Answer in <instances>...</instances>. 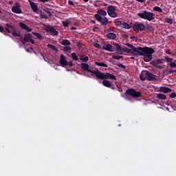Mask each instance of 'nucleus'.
<instances>
[{
  "instance_id": "nucleus-1",
  "label": "nucleus",
  "mask_w": 176,
  "mask_h": 176,
  "mask_svg": "<svg viewBox=\"0 0 176 176\" xmlns=\"http://www.w3.org/2000/svg\"><path fill=\"white\" fill-rule=\"evenodd\" d=\"M81 69L82 71H87V72H89L90 74H93L98 78V79H101L102 80L107 79H111V80H116V76H115L113 74H111V73H106L104 74L101 72L98 69H96L95 70L90 69V65L87 63H81Z\"/></svg>"
},
{
  "instance_id": "nucleus-2",
  "label": "nucleus",
  "mask_w": 176,
  "mask_h": 176,
  "mask_svg": "<svg viewBox=\"0 0 176 176\" xmlns=\"http://www.w3.org/2000/svg\"><path fill=\"white\" fill-rule=\"evenodd\" d=\"M5 30L6 32H8V34H11L12 36H16L19 38V41L20 42H21V43H25V41H24V37L21 36V32L20 31V30L17 29V27L12 25V23H6Z\"/></svg>"
},
{
  "instance_id": "nucleus-3",
  "label": "nucleus",
  "mask_w": 176,
  "mask_h": 176,
  "mask_svg": "<svg viewBox=\"0 0 176 176\" xmlns=\"http://www.w3.org/2000/svg\"><path fill=\"white\" fill-rule=\"evenodd\" d=\"M153 53H155V50L153 48L149 47H142V48H139L138 56H144V61L145 63H149V61H151L153 58L152 55Z\"/></svg>"
},
{
  "instance_id": "nucleus-4",
  "label": "nucleus",
  "mask_w": 176,
  "mask_h": 176,
  "mask_svg": "<svg viewBox=\"0 0 176 176\" xmlns=\"http://www.w3.org/2000/svg\"><path fill=\"white\" fill-rule=\"evenodd\" d=\"M125 96H126L127 100H131L129 97H132L133 98H141V97H142V92L137 91L133 88H129L126 90Z\"/></svg>"
},
{
  "instance_id": "nucleus-5",
  "label": "nucleus",
  "mask_w": 176,
  "mask_h": 176,
  "mask_svg": "<svg viewBox=\"0 0 176 176\" xmlns=\"http://www.w3.org/2000/svg\"><path fill=\"white\" fill-rule=\"evenodd\" d=\"M138 16L140 17V19L148 20V21H152V20H155V13L148 10H143L142 12H139Z\"/></svg>"
},
{
  "instance_id": "nucleus-6",
  "label": "nucleus",
  "mask_w": 176,
  "mask_h": 176,
  "mask_svg": "<svg viewBox=\"0 0 176 176\" xmlns=\"http://www.w3.org/2000/svg\"><path fill=\"white\" fill-rule=\"evenodd\" d=\"M94 17L98 23H100L102 25H108V18L105 16H102L100 14H94Z\"/></svg>"
},
{
  "instance_id": "nucleus-7",
  "label": "nucleus",
  "mask_w": 176,
  "mask_h": 176,
  "mask_svg": "<svg viewBox=\"0 0 176 176\" xmlns=\"http://www.w3.org/2000/svg\"><path fill=\"white\" fill-rule=\"evenodd\" d=\"M145 25L140 22H136L133 25V30L135 32H139L140 31H145Z\"/></svg>"
},
{
  "instance_id": "nucleus-8",
  "label": "nucleus",
  "mask_w": 176,
  "mask_h": 176,
  "mask_svg": "<svg viewBox=\"0 0 176 176\" xmlns=\"http://www.w3.org/2000/svg\"><path fill=\"white\" fill-rule=\"evenodd\" d=\"M107 14L110 17H112L113 19H115V17H117L118 14L116 13V8L113 6H109L107 8Z\"/></svg>"
},
{
  "instance_id": "nucleus-9",
  "label": "nucleus",
  "mask_w": 176,
  "mask_h": 176,
  "mask_svg": "<svg viewBox=\"0 0 176 176\" xmlns=\"http://www.w3.org/2000/svg\"><path fill=\"white\" fill-rule=\"evenodd\" d=\"M21 4L19 2H15L14 6L12 7V12L13 13H16V14H20L23 13V11L21 10Z\"/></svg>"
},
{
  "instance_id": "nucleus-10",
  "label": "nucleus",
  "mask_w": 176,
  "mask_h": 176,
  "mask_svg": "<svg viewBox=\"0 0 176 176\" xmlns=\"http://www.w3.org/2000/svg\"><path fill=\"white\" fill-rule=\"evenodd\" d=\"M151 65L153 67H155V68H159V69H162L163 67L160 65V64H164V59H156L153 60L150 63Z\"/></svg>"
},
{
  "instance_id": "nucleus-11",
  "label": "nucleus",
  "mask_w": 176,
  "mask_h": 176,
  "mask_svg": "<svg viewBox=\"0 0 176 176\" xmlns=\"http://www.w3.org/2000/svg\"><path fill=\"white\" fill-rule=\"evenodd\" d=\"M44 30L45 32L51 34L52 35H58V32L56 29L51 26L50 25H45L44 26Z\"/></svg>"
},
{
  "instance_id": "nucleus-12",
  "label": "nucleus",
  "mask_w": 176,
  "mask_h": 176,
  "mask_svg": "<svg viewBox=\"0 0 176 176\" xmlns=\"http://www.w3.org/2000/svg\"><path fill=\"white\" fill-rule=\"evenodd\" d=\"M24 41L27 43H32V45L35 44V41L32 39V35H31V34L30 33L24 34Z\"/></svg>"
},
{
  "instance_id": "nucleus-13",
  "label": "nucleus",
  "mask_w": 176,
  "mask_h": 176,
  "mask_svg": "<svg viewBox=\"0 0 176 176\" xmlns=\"http://www.w3.org/2000/svg\"><path fill=\"white\" fill-rule=\"evenodd\" d=\"M144 76H146V79H148V80H156V76L151 73L149 71H145Z\"/></svg>"
},
{
  "instance_id": "nucleus-14",
  "label": "nucleus",
  "mask_w": 176,
  "mask_h": 176,
  "mask_svg": "<svg viewBox=\"0 0 176 176\" xmlns=\"http://www.w3.org/2000/svg\"><path fill=\"white\" fill-rule=\"evenodd\" d=\"M103 86L105 87H109V89H111L112 90H115V85L111 83L109 80H103L102 82Z\"/></svg>"
},
{
  "instance_id": "nucleus-15",
  "label": "nucleus",
  "mask_w": 176,
  "mask_h": 176,
  "mask_svg": "<svg viewBox=\"0 0 176 176\" xmlns=\"http://www.w3.org/2000/svg\"><path fill=\"white\" fill-rule=\"evenodd\" d=\"M122 51H124L125 53H131V54H133V56H138V53L140 51H136L134 52L133 50L131 48H129L127 47H125L122 49Z\"/></svg>"
},
{
  "instance_id": "nucleus-16",
  "label": "nucleus",
  "mask_w": 176,
  "mask_h": 176,
  "mask_svg": "<svg viewBox=\"0 0 176 176\" xmlns=\"http://www.w3.org/2000/svg\"><path fill=\"white\" fill-rule=\"evenodd\" d=\"M19 27H21V28L24 31H27V32H31L32 31V29L30 28L27 24L23 22L19 23Z\"/></svg>"
},
{
  "instance_id": "nucleus-17",
  "label": "nucleus",
  "mask_w": 176,
  "mask_h": 176,
  "mask_svg": "<svg viewBox=\"0 0 176 176\" xmlns=\"http://www.w3.org/2000/svg\"><path fill=\"white\" fill-rule=\"evenodd\" d=\"M59 63L62 67H67V65H68V60H65L64 54L60 55Z\"/></svg>"
},
{
  "instance_id": "nucleus-18",
  "label": "nucleus",
  "mask_w": 176,
  "mask_h": 176,
  "mask_svg": "<svg viewBox=\"0 0 176 176\" xmlns=\"http://www.w3.org/2000/svg\"><path fill=\"white\" fill-rule=\"evenodd\" d=\"M158 91L160 93H164L166 94L167 93H171L172 89L168 88V87H160L159 88Z\"/></svg>"
},
{
  "instance_id": "nucleus-19",
  "label": "nucleus",
  "mask_w": 176,
  "mask_h": 176,
  "mask_svg": "<svg viewBox=\"0 0 176 176\" xmlns=\"http://www.w3.org/2000/svg\"><path fill=\"white\" fill-rule=\"evenodd\" d=\"M103 50H107V52H115V47L111 44H107L106 46L102 47Z\"/></svg>"
},
{
  "instance_id": "nucleus-20",
  "label": "nucleus",
  "mask_w": 176,
  "mask_h": 176,
  "mask_svg": "<svg viewBox=\"0 0 176 176\" xmlns=\"http://www.w3.org/2000/svg\"><path fill=\"white\" fill-rule=\"evenodd\" d=\"M114 46H116V49H115V52H117L118 54H122L123 53V49L122 48V46L119 45L118 43H114Z\"/></svg>"
},
{
  "instance_id": "nucleus-21",
  "label": "nucleus",
  "mask_w": 176,
  "mask_h": 176,
  "mask_svg": "<svg viewBox=\"0 0 176 176\" xmlns=\"http://www.w3.org/2000/svg\"><path fill=\"white\" fill-rule=\"evenodd\" d=\"M125 45L128 47H131V49L133 50V52H135L136 51L140 52V48H142V47H134V45H133L129 43H126Z\"/></svg>"
},
{
  "instance_id": "nucleus-22",
  "label": "nucleus",
  "mask_w": 176,
  "mask_h": 176,
  "mask_svg": "<svg viewBox=\"0 0 176 176\" xmlns=\"http://www.w3.org/2000/svg\"><path fill=\"white\" fill-rule=\"evenodd\" d=\"M30 5L32 8V10H33V12H38V6H36V3H35L33 1H30Z\"/></svg>"
},
{
  "instance_id": "nucleus-23",
  "label": "nucleus",
  "mask_w": 176,
  "mask_h": 176,
  "mask_svg": "<svg viewBox=\"0 0 176 176\" xmlns=\"http://www.w3.org/2000/svg\"><path fill=\"white\" fill-rule=\"evenodd\" d=\"M156 98H158V100H166L167 97L165 94H156Z\"/></svg>"
},
{
  "instance_id": "nucleus-24",
  "label": "nucleus",
  "mask_w": 176,
  "mask_h": 176,
  "mask_svg": "<svg viewBox=\"0 0 176 176\" xmlns=\"http://www.w3.org/2000/svg\"><path fill=\"white\" fill-rule=\"evenodd\" d=\"M97 13L98 14H99V16H103V17H105V16H107L106 11L102 9L98 10Z\"/></svg>"
},
{
  "instance_id": "nucleus-25",
  "label": "nucleus",
  "mask_w": 176,
  "mask_h": 176,
  "mask_svg": "<svg viewBox=\"0 0 176 176\" xmlns=\"http://www.w3.org/2000/svg\"><path fill=\"white\" fill-rule=\"evenodd\" d=\"M80 61H82V63H84V64H86V63H87V61H89V56H85V55H80Z\"/></svg>"
},
{
  "instance_id": "nucleus-26",
  "label": "nucleus",
  "mask_w": 176,
  "mask_h": 176,
  "mask_svg": "<svg viewBox=\"0 0 176 176\" xmlns=\"http://www.w3.org/2000/svg\"><path fill=\"white\" fill-rule=\"evenodd\" d=\"M107 38H108V39H111L112 41L116 39V34H115L114 33H109L107 34Z\"/></svg>"
},
{
  "instance_id": "nucleus-27",
  "label": "nucleus",
  "mask_w": 176,
  "mask_h": 176,
  "mask_svg": "<svg viewBox=\"0 0 176 176\" xmlns=\"http://www.w3.org/2000/svg\"><path fill=\"white\" fill-rule=\"evenodd\" d=\"M122 28H124L125 30H130V28H131V25H130L126 22H123Z\"/></svg>"
},
{
  "instance_id": "nucleus-28",
  "label": "nucleus",
  "mask_w": 176,
  "mask_h": 176,
  "mask_svg": "<svg viewBox=\"0 0 176 176\" xmlns=\"http://www.w3.org/2000/svg\"><path fill=\"white\" fill-rule=\"evenodd\" d=\"M32 34L34 35V36H36L37 39H39L40 41H42V39H43V36L39 33L33 32Z\"/></svg>"
},
{
  "instance_id": "nucleus-29",
  "label": "nucleus",
  "mask_w": 176,
  "mask_h": 176,
  "mask_svg": "<svg viewBox=\"0 0 176 176\" xmlns=\"http://www.w3.org/2000/svg\"><path fill=\"white\" fill-rule=\"evenodd\" d=\"M146 28L149 32H155V28L151 25H146Z\"/></svg>"
},
{
  "instance_id": "nucleus-30",
  "label": "nucleus",
  "mask_w": 176,
  "mask_h": 176,
  "mask_svg": "<svg viewBox=\"0 0 176 176\" xmlns=\"http://www.w3.org/2000/svg\"><path fill=\"white\" fill-rule=\"evenodd\" d=\"M95 65H98V67H104L105 68H108V65L101 62H96Z\"/></svg>"
},
{
  "instance_id": "nucleus-31",
  "label": "nucleus",
  "mask_w": 176,
  "mask_h": 176,
  "mask_svg": "<svg viewBox=\"0 0 176 176\" xmlns=\"http://www.w3.org/2000/svg\"><path fill=\"white\" fill-rule=\"evenodd\" d=\"M61 45H63V46H69L71 42H69V40L65 39L62 41Z\"/></svg>"
},
{
  "instance_id": "nucleus-32",
  "label": "nucleus",
  "mask_w": 176,
  "mask_h": 176,
  "mask_svg": "<svg viewBox=\"0 0 176 176\" xmlns=\"http://www.w3.org/2000/svg\"><path fill=\"white\" fill-rule=\"evenodd\" d=\"M71 56H72V58L74 61H79V58H78V56L76 55V54L75 52L72 53Z\"/></svg>"
},
{
  "instance_id": "nucleus-33",
  "label": "nucleus",
  "mask_w": 176,
  "mask_h": 176,
  "mask_svg": "<svg viewBox=\"0 0 176 176\" xmlns=\"http://www.w3.org/2000/svg\"><path fill=\"white\" fill-rule=\"evenodd\" d=\"M154 12H159V13H163V10L159 6H155L153 8Z\"/></svg>"
},
{
  "instance_id": "nucleus-34",
  "label": "nucleus",
  "mask_w": 176,
  "mask_h": 176,
  "mask_svg": "<svg viewBox=\"0 0 176 176\" xmlns=\"http://www.w3.org/2000/svg\"><path fill=\"white\" fill-rule=\"evenodd\" d=\"M112 58H113L114 60H120V59L123 58V56H122L120 55H113Z\"/></svg>"
},
{
  "instance_id": "nucleus-35",
  "label": "nucleus",
  "mask_w": 176,
  "mask_h": 176,
  "mask_svg": "<svg viewBox=\"0 0 176 176\" xmlns=\"http://www.w3.org/2000/svg\"><path fill=\"white\" fill-rule=\"evenodd\" d=\"M140 80H142V82H144L146 79V77L145 76V73H143L142 74H140Z\"/></svg>"
},
{
  "instance_id": "nucleus-36",
  "label": "nucleus",
  "mask_w": 176,
  "mask_h": 176,
  "mask_svg": "<svg viewBox=\"0 0 176 176\" xmlns=\"http://www.w3.org/2000/svg\"><path fill=\"white\" fill-rule=\"evenodd\" d=\"M116 30V28H113V27H110L109 30H105L104 32H115V30Z\"/></svg>"
},
{
  "instance_id": "nucleus-37",
  "label": "nucleus",
  "mask_w": 176,
  "mask_h": 176,
  "mask_svg": "<svg viewBox=\"0 0 176 176\" xmlns=\"http://www.w3.org/2000/svg\"><path fill=\"white\" fill-rule=\"evenodd\" d=\"M165 23H168V24H173V20L171 19V18L166 17L165 19Z\"/></svg>"
},
{
  "instance_id": "nucleus-38",
  "label": "nucleus",
  "mask_w": 176,
  "mask_h": 176,
  "mask_svg": "<svg viewBox=\"0 0 176 176\" xmlns=\"http://www.w3.org/2000/svg\"><path fill=\"white\" fill-rule=\"evenodd\" d=\"M116 65L118 67H120V68H122V69H126V65H124L120 63H117Z\"/></svg>"
},
{
  "instance_id": "nucleus-39",
  "label": "nucleus",
  "mask_w": 176,
  "mask_h": 176,
  "mask_svg": "<svg viewBox=\"0 0 176 176\" xmlns=\"http://www.w3.org/2000/svg\"><path fill=\"white\" fill-rule=\"evenodd\" d=\"M48 47H50V49H52V50H54L56 52V50H57V47H56V46L52 45V44H48Z\"/></svg>"
},
{
  "instance_id": "nucleus-40",
  "label": "nucleus",
  "mask_w": 176,
  "mask_h": 176,
  "mask_svg": "<svg viewBox=\"0 0 176 176\" xmlns=\"http://www.w3.org/2000/svg\"><path fill=\"white\" fill-rule=\"evenodd\" d=\"M165 60L167 63H170V64H171V63H173V58H169L168 56H166Z\"/></svg>"
},
{
  "instance_id": "nucleus-41",
  "label": "nucleus",
  "mask_w": 176,
  "mask_h": 176,
  "mask_svg": "<svg viewBox=\"0 0 176 176\" xmlns=\"http://www.w3.org/2000/svg\"><path fill=\"white\" fill-rule=\"evenodd\" d=\"M116 25H117L118 27H120L121 25H123V23H122V21H116Z\"/></svg>"
},
{
  "instance_id": "nucleus-42",
  "label": "nucleus",
  "mask_w": 176,
  "mask_h": 176,
  "mask_svg": "<svg viewBox=\"0 0 176 176\" xmlns=\"http://www.w3.org/2000/svg\"><path fill=\"white\" fill-rule=\"evenodd\" d=\"M94 47H96V49H100V47H101V45H100V43H94Z\"/></svg>"
},
{
  "instance_id": "nucleus-43",
  "label": "nucleus",
  "mask_w": 176,
  "mask_h": 176,
  "mask_svg": "<svg viewBox=\"0 0 176 176\" xmlns=\"http://www.w3.org/2000/svg\"><path fill=\"white\" fill-rule=\"evenodd\" d=\"M93 31H94V32H98V31H100V28L95 27L93 28Z\"/></svg>"
},
{
  "instance_id": "nucleus-44",
  "label": "nucleus",
  "mask_w": 176,
  "mask_h": 176,
  "mask_svg": "<svg viewBox=\"0 0 176 176\" xmlns=\"http://www.w3.org/2000/svg\"><path fill=\"white\" fill-rule=\"evenodd\" d=\"M169 97H170V98H175V97H176V94H175V93H172V94H170L169 95Z\"/></svg>"
},
{
  "instance_id": "nucleus-45",
  "label": "nucleus",
  "mask_w": 176,
  "mask_h": 176,
  "mask_svg": "<svg viewBox=\"0 0 176 176\" xmlns=\"http://www.w3.org/2000/svg\"><path fill=\"white\" fill-rule=\"evenodd\" d=\"M68 3L69 5H70V6H75V3H74V1L69 0L68 1Z\"/></svg>"
},
{
  "instance_id": "nucleus-46",
  "label": "nucleus",
  "mask_w": 176,
  "mask_h": 176,
  "mask_svg": "<svg viewBox=\"0 0 176 176\" xmlns=\"http://www.w3.org/2000/svg\"><path fill=\"white\" fill-rule=\"evenodd\" d=\"M67 65H69V67H74V62H72V60L67 62Z\"/></svg>"
},
{
  "instance_id": "nucleus-47",
  "label": "nucleus",
  "mask_w": 176,
  "mask_h": 176,
  "mask_svg": "<svg viewBox=\"0 0 176 176\" xmlns=\"http://www.w3.org/2000/svg\"><path fill=\"white\" fill-rule=\"evenodd\" d=\"M41 19H48L46 14H41Z\"/></svg>"
},
{
  "instance_id": "nucleus-48",
  "label": "nucleus",
  "mask_w": 176,
  "mask_h": 176,
  "mask_svg": "<svg viewBox=\"0 0 176 176\" xmlns=\"http://www.w3.org/2000/svg\"><path fill=\"white\" fill-rule=\"evenodd\" d=\"M3 31H5V28H3V26H0V32L3 34Z\"/></svg>"
},
{
  "instance_id": "nucleus-49",
  "label": "nucleus",
  "mask_w": 176,
  "mask_h": 176,
  "mask_svg": "<svg viewBox=\"0 0 176 176\" xmlns=\"http://www.w3.org/2000/svg\"><path fill=\"white\" fill-rule=\"evenodd\" d=\"M64 50H65V52H69V50H71V47H65Z\"/></svg>"
},
{
  "instance_id": "nucleus-50",
  "label": "nucleus",
  "mask_w": 176,
  "mask_h": 176,
  "mask_svg": "<svg viewBox=\"0 0 176 176\" xmlns=\"http://www.w3.org/2000/svg\"><path fill=\"white\" fill-rule=\"evenodd\" d=\"M63 27H68V22L67 21H63Z\"/></svg>"
},
{
  "instance_id": "nucleus-51",
  "label": "nucleus",
  "mask_w": 176,
  "mask_h": 176,
  "mask_svg": "<svg viewBox=\"0 0 176 176\" xmlns=\"http://www.w3.org/2000/svg\"><path fill=\"white\" fill-rule=\"evenodd\" d=\"M165 52L166 53V54H171V52H170V49H166Z\"/></svg>"
},
{
  "instance_id": "nucleus-52",
  "label": "nucleus",
  "mask_w": 176,
  "mask_h": 176,
  "mask_svg": "<svg viewBox=\"0 0 176 176\" xmlns=\"http://www.w3.org/2000/svg\"><path fill=\"white\" fill-rule=\"evenodd\" d=\"M174 72H175V69H169V70L168 71V74H174Z\"/></svg>"
},
{
  "instance_id": "nucleus-53",
  "label": "nucleus",
  "mask_w": 176,
  "mask_h": 176,
  "mask_svg": "<svg viewBox=\"0 0 176 176\" xmlns=\"http://www.w3.org/2000/svg\"><path fill=\"white\" fill-rule=\"evenodd\" d=\"M123 37H124L125 39H127V38H129V35H127V34H123Z\"/></svg>"
},
{
  "instance_id": "nucleus-54",
  "label": "nucleus",
  "mask_w": 176,
  "mask_h": 176,
  "mask_svg": "<svg viewBox=\"0 0 176 176\" xmlns=\"http://www.w3.org/2000/svg\"><path fill=\"white\" fill-rule=\"evenodd\" d=\"M135 38V36H131V39L132 41H134Z\"/></svg>"
},
{
  "instance_id": "nucleus-55",
  "label": "nucleus",
  "mask_w": 176,
  "mask_h": 176,
  "mask_svg": "<svg viewBox=\"0 0 176 176\" xmlns=\"http://www.w3.org/2000/svg\"><path fill=\"white\" fill-rule=\"evenodd\" d=\"M41 2H43V3H45V2H47L49 0H40Z\"/></svg>"
},
{
  "instance_id": "nucleus-56",
  "label": "nucleus",
  "mask_w": 176,
  "mask_h": 176,
  "mask_svg": "<svg viewBox=\"0 0 176 176\" xmlns=\"http://www.w3.org/2000/svg\"><path fill=\"white\" fill-rule=\"evenodd\" d=\"M138 2H141V3H142V2H144V0H138Z\"/></svg>"
},
{
  "instance_id": "nucleus-57",
  "label": "nucleus",
  "mask_w": 176,
  "mask_h": 176,
  "mask_svg": "<svg viewBox=\"0 0 176 176\" xmlns=\"http://www.w3.org/2000/svg\"><path fill=\"white\" fill-rule=\"evenodd\" d=\"M91 23H93L94 24H96V21L91 20Z\"/></svg>"
},
{
  "instance_id": "nucleus-58",
  "label": "nucleus",
  "mask_w": 176,
  "mask_h": 176,
  "mask_svg": "<svg viewBox=\"0 0 176 176\" xmlns=\"http://www.w3.org/2000/svg\"><path fill=\"white\" fill-rule=\"evenodd\" d=\"M148 1H153V2H156V1H157V0H148Z\"/></svg>"
},
{
  "instance_id": "nucleus-59",
  "label": "nucleus",
  "mask_w": 176,
  "mask_h": 176,
  "mask_svg": "<svg viewBox=\"0 0 176 176\" xmlns=\"http://www.w3.org/2000/svg\"><path fill=\"white\" fill-rule=\"evenodd\" d=\"M108 6V4H107V3L103 4V6Z\"/></svg>"
},
{
  "instance_id": "nucleus-60",
  "label": "nucleus",
  "mask_w": 176,
  "mask_h": 176,
  "mask_svg": "<svg viewBox=\"0 0 176 176\" xmlns=\"http://www.w3.org/2000/svg\"><path fill=\"white\" fill-rule=\"evenodd\" d=\"M85 2H89V0H83Z\"/></svg>"
},
{
  "instance_id": "nucleus-61",
  "label": "nucleus",
  "mask_w": 176,
  "mask_h": 176,
  "mask_svg": "<svg viewBox=\"0 0 176 176\" xmlns=\"http://www.w3.org/2000/svg\"><path fill=\"white\" fill-rule=\"evenodd\" d=\"M72 30H76V28H72Z\"/></svg>"
},
{
  "instance_id": "nucleus-62",
  "label": "nucleus",
  "mask_w": 176,
  "mask_h": 176,
  "mask_svg": "<svg viewBox=\"0 0 176 176\" xmlns=\"http://www.w3.org/2000/svg\"><path fill=\"white\" fill-rule=\"evenodd\" d=\"M10 3H13V1H10Z\"/></svg>"
},
{
  "instance_id": "nucleus-63",
  "label": "nucleus",
  "mask_w": 176,
  "mask_h": 176,
  "mask_svg": "<svg viewBox=\"0 0 176 176\" xmlns=\"http://www.w3.org/2000/svg\"><path fill=\"white\" fill-rule=\"evenodd\" d=\"M44 60H45V61H46V59L44 58Z\"/></svg>"
},
{
  "instance_id": "nucleus-64",
  "label": "nucleus",
  "mask_w": 176,
  "mask_h": 176,
  "mask_svg": "<svg viewBox=\"0 0 176 176\" xmlns=\"http://www.w3.org/2000/svg\"><path fill=\"white\" fill-rule=\"evenodd\" d=\"M136 1H138V0H136Z\"/></svg>"
}]
</instances>
